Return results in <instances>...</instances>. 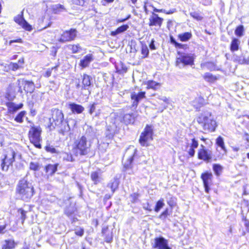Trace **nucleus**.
<instances>
[{
  "label": "nucleus",
  "instance_id": "864d4df0",
  "mask_svg": "<svg viewBox=\"0 0 249 249\" xmlns=\"http://www.w3.org/2000/svg\"><path fill=\"white\" fill-rule=\"evenodd\" d=\"M190 15L194 18L196 19L197 20H200L202 19V17L200 15V14L196 12H191L190 13Z\"/></svg>",
  "mask_w": 249,
  "mask_h": 249
},
{
  "label": "nucleus",
  "instance_id": "49530a36",
  "mask_svg": "<svg viewBox=\"0 0 249 249\" xmlns=\"http://www.w3.org/2000/svg\"><path fill=\"white\" fill-rule=\"evenodd\" d=\"M30 169L35 171L39 170V163L38 162H31L30 163Z\"/></svg>",
  "mask_w": 249,
  "mask_h": 249
},
{
  "label": "nucleus",
  "instance_id": "f257e3e1",
  "mask_svg": "<svg viewBox=\"0 0 249 249\" xmlns=\"http://www.w3.org/2000/svg\"><path fill=\"white\" fill-rule=\"evenodd\" d=\"M52 118L50 119L51 126L53 128L57 126L59 128V133L65 135L70 130V126L66 120L64 118V114L62 110L57 108L52 110Z\"/></svg>",
  "mask_w": 249,
  "mask_h": 249
},
{
  "label": "nucleus",
  "instance_id": "4c0bfd02",
  "mask_svg": "<svg viewBox=\"0 0 249 249\" xmlns=\"http://www.w3.org/2000/svg\"><path fill=\"white\" fill-rule=\"evenodd\" d=\"M15 248V242L12 240H6L1 249H13Z\"/></svg>",
  "mask_w": 249,
  "mask_h": 249
},
{
  "label": "nucleus",
  "instance_id": "473e14b6",
  "mask_svg": "<svg viewBox=\"0 0 249 249\" xmlns=\"http://www.w3.org/2000/svg\"><path fill=\"white\" fill-rule=\"evenodd\" d=\"M52 9L54 14H58L65 10L64 6L60 4L53 5L52 7Z\"/></svg>",
  "mask_w": 249,
  "mask_h": 249
},
{
  "label": "nucleus",
  "instance_id": "603ef678",
  "mask_svg": "<svg viewBox=\"0 0 249 249\" xmlns=\"http://www.w3.org/2000/svg\"><path fill=\"white\" fill-rule=\"evenodd\" d=\"M18 212L21 214V218L22 219V223H23L27 218L26 212L22 209H19L18 210Z\"/></svg>",
  "mask_w": 249,
  "mask_h": 249
},
{
  "label": "nucleus",
  "instance_id": "2eb2a0df",
  "mask_svg": "<svg viewBox=\"0 0 249 249\" xmlns=\"http://www.w3.org/2000/svg\"><path fill=\"white\" fill-rule=\"evenodd\" d=\"M81 90H88L89 94L91 93L90 88L92 84V78L87 74H84L82 79Z\"/></svg>",
  "mask_w": 249,
  "mask_h": 249
},
{
  "label": "nucleus",
  "instance_id": "a18cd8bd",
  "mask_svg": "<svg viewBox=\"0 0 249 249\" xmlns=\"http://www.w3.org/2000/svg\"><path fill=\"white\" fill-rule=\"evenodd\" d=\"M45 150L52 154L57 153V151L56 149L53 146L50 144L46 145L45 147Z\"/></svg>",
  "mask_w": 249,
  "mask_h": 249
},
{
  "label": "nucleus",
  "instance_id": "774afa93",
  "mask_svg": "<svg viewBox=\"0 0 249 249\" xmlns=\"http://www.w3.org/2000/svg\"><path fill=\"white\" fill-rule=\"evenodd\" d=\"M175 9L169 10L168 11L164 9L163 12L165 13L166 14H171L174 13L175 12Z\"/></svg>",
  "mask_w": 249,
  "mask_h": 249
},
{
  "label": "nucleus",
  "instance_id": "de8ad7c7",
  "mask_svg": "<svg viewBox=\"0 0 249 249\" xmlns=\"http://www.w3.org/2000/svg\"><path fill=\"white\" fill-rule=\"evenodd\" d=\"M10 67L12 71H15L22 68V66L17 63H11Z\"/></svg>",
  "mask_w": 249,
  "mask_h": 249
},
{
  "label": "nucleus",
  "instance_id": "bf43d9fd",
  "mask_svg": "<svg viewBox=\"0 0 249 249\" xmlns=\"http://www.w3.org/2000/svg\"><path fill=\"white\" fill-rule=\"evenodd\" d=\"M96 105V104L95 103H93V104H91V105L89 106V112L90 115H92L93 114V113L95 111Z\"/></svg>",
  "mask_w": 249,
  "mask_h": 249
},
{
  "label": "nucleus",
  "instance_id": "1a4fd4ad",
  "mask_svg": "<svg viewBox=\"0 0 249 249\" xmlns=\"http://www.w3.org/2000/svg\"><path fill=\"white\" fill-rule=\"evenodd\" d=\"M151 246L153 249H172L168 240L162 236L155 238L151 242Z\"/></svg>",
  "mask_w": 249,
  "mask_h": 249
},
{
  "label": "nucleus",
  "instance_id": "423d86ee",
  "mask_svg": "<svg viewBox=\"0 0 249 249\" xmlns=\"http://www.w3.org/2000/svg\"><path fill=\"white\" fill-rule=\"evenodd\" d=\"M42 130L40 126H36L33 125L31 126L30 130L29 131L28 135L29 140L31 143L34 146L39 149L41 148V145L40 142L41 141V134Z\"/></svg>",
  "mask_w": 249,
  "mask_h": 249
},
{
  "label": "nucleus",
  "instance_id": "39448f33",
  "mask_svg": "<svg viewBox=\"0 0 249 249\" xmlns=\"http://www.w3.org/2000/svg\"><path fill=\"white\" fill-rule=\"evenodd\" d=\"M178 56L176 58V65L177 66L180 67V65L182 64L183 66H192L194 64V60L195 55L191 53H185L181 51H178Z\"/></svg>",
  "mask_w": 249,
  "mask_h": 249
},
{
  "label": "nucleus",
  "instance_id": "680f3d73",
  "mask_svg": "<svg viewBox=\"0 0 249 249\" xmlns=\"http://www.w3.org/2000/svg\"><path fill=\"white\" fill-rule=\"evenodd\" d=\"M195 148H193L192 147L190 146L188 151V153L189 154V155L191 157H193L194 156L195 154Z\"/></svg>",
  "mask_w": 249,
  "mask_h": 249
},
{
  "label": "nucleus",
  "instance_id": "0e129e2a",
  "mask_svg": "<svg viewBox=\"0 0 249 249\" xmlns=\"http://www.w3.org/2000/svg\"><path fill=\"white\" fill-rule=\"evenodd\" d=\"M149 48L152 50H154L156 49L155 45V40L154 39H152L151 40V42L149 44Z\"/></svg>",
  "mask_w": 249,
  "mask_h": 249
},
{
  "label": "nucleus",
  "instance_id": "5fc2aeb1",
  "mask_svg": "<svg viewBox=\"0 0 249 249\" xmlns=\"http://www.w3.org/2000/svg\"><path fill=\"white\" fill-rule=\"evenodd\" d=\"M113 235L112 233H108L105 235V241L107 243H111L112 241Z\"/></svg>",
  "mask_w": 249,
  "mask_h": 249
},
{
  "label": "nucleus",
  "instance_id": "ddd939ff",
  "mask_svg": "<svg viewBox=\"0 0 249 249\" xmlns=\"http://www.w3.org/2000/svg\"><path fill=\"white\" fill-rule=\"evenodd\" d=\"M77 30L75 29H71L69 31H65L61 35V36L58 39V41L64 43L73 40L77 36Z\"/></svg>",
  "mask_w": 249,
  "mask_h": 249
},
{
  "label": "nucleus",
  "instance_id": "412c9836",
  "mask_svg": "<svg viewBox=\"0 0 249 249\" xmlns=\"http://www.w3.org/2000/svg\"><path fill=\"white\" fill-rule=\"evenodd\" d=\"M6 106L8 108V111L9 113H14L18 109L22 108L23 105L22 103L17 105L13 102H8L6 103Z\"/></svg>",
  "mask_w": 249,
  "mask_h": 249
},
{
  "label": "nucleus",
  "instance_id": "2f4dec72",
  "mask_svg": "<svg viewBox=\"0 0 249 249\" xmlns=\"http://www.w3.org/2000/svg\"><path fill=\"white\" fill-rule=\"evenodd\" d=\"M134 116L133 114H126L123 117V121L125 124H129L134 122Z\"/></svg>",
  "mask_w": 249,
  "mask_h": 249
},
{
  "label": "nucleus",
  "instance_id": "8fccbe9b",
  "mask_svg": "<svg viewBox=\"0 0 249 249\" xmlns=\"http://www.w3.org/2000/svg\"><path fill=\"white\" fill-rule=\"evenodd\" d=\"M201 67H207L211 70L214 69V65L212 62H207L201 64Z\"/></svg>",
  "mask_w": 249,
  "mask_h": 249
},
{
  "label": "nucleus",
  "instance_id": "f03ea898",
  "mask_svg": "<svg viewBox=\"0 0 249 249\" xmlns=\"http://www.w3.org/2000/svg\"><path fill=\"white\" fill-rule=\"evenodd\" d=\"M17 196L21 200L28 202L35 194L34 187L25 178L19 180L16 188Z\"/></svg>",
  "mask_w": 249,
  "mask_h": 249
},
{
  "label": "nucleus",
  "instance_id": "e433bc0d",
  "mask_svg": "<svg viewBox=\"0 0 249 249\" xmlns=\"http://www.w3.org/2000/svg\"><path fill=\"white\" fill-rule=\"evenodd\" d=\"M91 178L95 184H98L101 181V178L99 176V173L97 172H93L91 173Z\"/></svg>",
  "mask_w": 249,
  "mask_h": 249
},
{
  "label": "nucleus",
  "instance_id": "7c9ffc66",
  "mask_svg": "<svg viewBox=\"0 0 249 249\" xmlns=\"http://www.w3.org/2000/svg\"><path fill=\"white\" fill-rule=\"evenodd\" d=\"M192 35L191 33L185 32L179 34L178 36L180 41L186 42L188 41L192 37Z\"/></svg>",
  "mask_w": 249,
  "mask_h": 249
},
{
  "label": "nucleus",
  "instance_id": "e2e57ef3",
  "mask_svg": "<svg viewBox=\"0 0 249 249\" xmlns=\"http://www.w3.org/2000/svg\"><path fill=\"white\" fill-rule=\"evenodd\" d=\"M243 219L244 220V225L246 227V230L249 232V221L244 217Z\"/></svg>",
  "mask_w": 249,
  "mask_h": 249
},
{
  "label": "nucleus",
  "instance_id": "6e6d98bb",
  "mask_svg": "<svg viewBox=\"0 0 249 249\" xmlns=\"http://www.w3.org/2000/svg\"><path fill=\"white\" fill-rule=\"evenodd\" d=\"M139 196V195L137 193H135L131 194L130 196V198L131 199V201L132 203L136 202L138 199Z\"/></svg>",
  "mask_w": 249,
  "mask_h": 249
},
{
  "label": "nucleus",
  "instance_id": "a211bd4d",
  "mask_svg": "<svg viewBox=\"0 0 249 249\" xmlns=\"http://www.w3.org/2000/svg\"><path fill=\"white\" fill-rule=\"evenodd\" d=\"M15 21L21 26L23 28L27 31H30L32 30V26L23 18V15H18L14 18Z\"/></svg>",
  "mask_w": 249,
  "mask_h": 249
},
{
  "label": "nucleus",
  "instance_id": "c9c22d12",
  "mask_svg": "<svg viewBox=\"0 0 249 249\" xmlns=\"http://www.w3.org/2000/svg\"><path fill=\"white\" fill-rule=\"evenodd\" d=\"M26 114L25 111H21L18 113L15 118V121L19 123H22L23 122V118Z\"/></svg>",
  "mask_w": 249,
  "mask_h": 249
},
{
  "label": "nucleus",
  "instance_id": "13d9d810",
  "mask_svg": "<svg viewBox=\"0 0 249 249\" xmlns=\"http://www.w3.org/2000/svg\"><path fill=\"white\" fill-rule=\"evenodd\" d=\"M198 142L196 140L195 138L192 139L190 146L196 149L198 147Z\"/></svg>",
  "mask_w": 249,
  "mask_h": 249
},
{
  "label": "nucleus",
  "instance_id": "4468645a",
  "mask_svg": "<svg viewBox=\"0 0 249 249\" xmlns=\"http://www.w3.org/2000/svg\"><path fill=\"white\" fill-rule=\"evenodd\" d=\"M213 175L211 172H206L202 173L201 175V178L202 179L205 188V191L206 193H209L210 190V186L212 183V178Z\"/></svg>",
  "mask_w": 249,
  "mask_h": 249
},
{
  "label": "nucleus",
  "instance_id": "cd10ccee",
  "mask_svg": "<svg viewBox=\"0 0 249 249\" xmlns=\"http://www.w3.org/2000/svg\"><path fill=\"white\" fill-rule=\"evenodd\" d=\"M128 28L129 26L127 24H124L117 28L115 31L111 32V35L112 36H116V35L126 31Z\"/></svg>",
  "mask_w": 249,
  "mask_h": 249
},
{
  "label": "nucleus",
  "instance_id": "a19ab883",
  "mask_svg": "<svg viewBox=\"0 0 249 249\" xmlns=\"http://www.w3.org/2000/svg\"><path fill=\"white\" fill-rule=\"evenodd\" d=\"M75 212V208L73 206L67 207L65 209V214L68 216L71 215Z\"/></svg>",
  "mask_w": 249,
  "mask_h": 249
},
{
  "label": "nucleus",
  "instance_id": "a878e982",
  "mask_svg": "<svg viewBox=\"0 0 249 249\" xmlns=\"http://www.w3.org/2000/svg\"><path fill=\"white\" fill-rule=\"evenodd\" d=\"M145 84L147 85V89H151L155 90H157L160 86V83L153 80H148L145 82Z\"/></svg>",
  "mask_w": 249,
  "mask_h": 249
},
{
  "label": "nucleus",
  "instance_id": "4d7b16f0",
  "mask_svg": "<svg viewBox=\"0 0 249 249\" xmlns=\"http://www.w3.org/2000/svg\"><path fill=\"white\" fill-rule=\"evenodd\" d=\"M174 46L176 48L183 49L184 50H186L188 48V46L187 45L182 44L178 42H177V44H176V45Z\"/></svg>",
  "mask_w": 249,
  "mask_h": 249
},
{
  "label": "nucleus",
  "instance_id": "72a5a7b5",
  "mask_svg": "<svg viewBox=\"0 0 249 249\" xmlns=\"http://www.w3.org/2000/svg\"><path fill=\"white\" fill-rule=\"evenodd\" d=\"M204 79L209 82H214L216 81L217 78L209 72L205 73L203 76Z\"/></svg>",
  "mask_w": 249,
  "mask_h": 249
},
{
  "label": "nucleus",
  "instance_id": "6e6552de",
  "mask_svg": "<svg viewBox=\"0 0 249 249\" xmlns=\"http://www.w3.org/2000/svg\"><path fill=\"white\" fill-rule=\"evenodd\" d=\"M16 153L13 149H9L6 152L4 158L1 163V168L2 171H7L10 165L15 161Z\"/></svg>",
  "mask_w": 249,
  "mask_h": 249
},
{
  "label": "nucleus",
  "instance_id": "5701e85b",
  "mask_svg": "<svg viewBox=\"0 0 249 249\" xmlns=\"http://www.w3.org/2000/svg\"><path fill=\"white\" fill-rule=\"evenodd\" d=\"M93 60L92 54H88L85 56L82 59L80 60V66L82 68L88 67L89 64Z\"/></svg>",
  "mask_w": 249,
  "mask_h": 249
},
{
  "label": "nucleus",
  "instance_id": "aec40b11",
  "mask_svg": "<svg viewBox=\"0 0 249 249\" xmlns=\"http://www.w3.org/2000/svg\"><path fill=\"white\" fill-rule=\"evenodd\" d=\"M82 137H85L87 140L92 143L93 141L96 137V132L92 127L88 126L85 133Z\"/></svg>",
  "mask_w": 249,
  "mask_h": 249
},
{
  "label": "nucleus",
  "instance_id": "393cba45",
  "mask_svg": "<svg viewBox=\"0 0 249 249\" xmlns=\"http://www.w3.org/2000/svg\"><path fill=\"white\" fill-rule=\"evenodd\" d=\"M58 164H49L45 167L46 172L50 176L53 175L57 170Z\"/></svg>",
  "mask_w": 249,
  "mask_h": 249
},
{
  "label": "nucleus",
  "instance_id": "69168bd1",
  "mask_svg": "<svg viewBox=\"0 0 249 249\" xmlns=\"http://www.w3.org/2000/svg\"><path fill=\"white\" fill-rule=\"evenodd\" d=\"M213 169L215 174L218 176V164H214L213 165Z\"/></svg>",
  "mask_w": 249,
  "mask_h": 249
},
{
  "label": "nucleus",
  "instance_id": "f8f14e48",
  "mask_svg": "<svg viewBox=\"0 0 249 249\" xmlns=\"http://www.w3.org/2000/svg\"><path fill=\"white\" fill-rule=\"evenodd\" d=\"M197 158L198 159L202 160L206 162H209L211 161L212 158V152L201 144L198 150Z\"/></svg>",
  "mask_w": 249,
  "mask_h": 249
},
{
  "label": "nucleus",
  "instance_id": "f3484780",
  "mask_svg": "<svg viewBox=\"0 0 249 249\" xmlns=\"http://www.w3.org/2000/svg\"><path fill=\"white\" fill-rule=\"evenodd\" d=\"M149 25L150 26H158L160 27L163 21V19L160 17L158 15L152 12V15L149 18Z\"/></svg>",
  "mask_w": 249,
  "mask_h": 249
},
{
  "label": "nucleus",
  "instance_id": "ea45409f",
  "mask_svg": "<svg viewBox=\"0 0 249 249\" xmlns=\"http://www.w3.org/2000/svg\"><path fill=\"white\" fill-rule=\"evenodd\" d=\"M164 200L163 198H160L158 200L156 204L154 210L156 212H159L160 210L164 206Z\"/></svg>",
  "mask_w": 249,
  "mask_h": 249
},
{
  "label": "nucleus",
  "instance_id": "7ed1b4c3",
  "mask_svg": "<svg viewBox=\"0 0 249 249\" xmlns=\"http://www.w3.org/2000/svg\"><path fill=\"white\" fill-rule=\"evenodd\" d=\"M91 142L87 140L85 137H78L75 142L77 154L80 156H87L92 153Z\"/></svg>",
  "mask_w": 249,
  "mask_h": 249
},
{
  "label": "nucleus",
  "instance_id": "37998d69",
  "mask_svg": "<svg viewBox=\"0 0 249 249\" xmlns=\"http://www.w3.org/2000/svg\"><path fill=\"white\" fill-rule=\"evenodd\" d=\"M219 147L221 148L223 152L222 153V155H224L227 153V150L224 145L223 138L219 136Z\"/></svg>",
  "mask_w": 249,
  "mask_h": 249
},
{
  "label": "nucleus",
  "instance_id": "20e7f679",
  "mask_svg": "<svg viewBox=\"0 0 249 249\" xmlns=\"http://www.w3.org/2000/svg\"><path fill=\"white\" fill-rule=\"evenodd\" d=\"M198 123L201 124L205 130L213 131L217 126L215 120L213 119L211 114H201L197 118Z\"/></svg>",
  "mask_w": 249,
  "mask_h": 249
},
{
  "label": "nucleus",
  "instance_id": "79ce46f5",
  "mask_svg": "<svg viewBox=\"0 0 249 249\" xmlns=\"http://www.w3.org/2000/svg\"><path fill=\"white\" fill-rule=\"evenodd\" d=\"M63 159L64 160L67 161L72 162L74 161V159L71 154L68 153H64L63 155Z\"/></svg>",
  "mask_w": 249,
  "mask_h": 249
},
{
  "label": "nucleus",
  "instance_id": "bb28decb",
  "mask_svg": "<svg viewBox=\"0 0 249 249\" xmlns=\"http://www.w3.org/2000/svg\"><path fill=\"white\" fill-rule=\"evenodd\" d=\"M119 184V179L117 178H114L108 184L107 187L110 188L112 191V195L114 193L115 190L118 188Z\"/></svg>",
  "mask_w": 249,
  "mask_h": 249
},
{
  "label": "nucleus",
  "instance_id": "0eeeda50",
  "mask_svg": "<svg viewBox=\"0 0 249 249\" xmlns=\"http://www.w3.org/2000/svg\"><path fill=\"white\" fill-rule=\"evenodd\" d=\"M18 87V92L23 93V90L27 93H32L34 92L35 86L34 82L32 81H28L23 78L19 79L17 82Z\"/></svg>",
  "mask_w": 249,
  "mask_h": 249
},
{
  "label": "nucleus",
  "instance_id": "9b49d317",
  "mask_svg": "<svg viewBox=\"0 0 249 249\" xmlns=\"http://www.w3.org/2000/svg\"><path fill=\"white\" fill-rule=\"evenodd\" d=\"M108 126L117 131L118 128H119L123 123V116L115 113H111L108 118Z\"/></svg>",
  "mask_w": 249,
  "mask_h": 249
},
{
  "label": "nucleus",
  "instance_id": "c03bdc74",
  "mask_svg": "<svg viewBox=\"0 0 249 249\" xmlns=\"http://www.w3.org/2000/svg\"><path fill=\"white\" fill-rule=\"evenodd\" d=\"M244 31V27L243 25L238 26L235 30V34L239 37L243 35Z\"/></svg>",
  "mask_w": 249,
  "mask_h": 249
},
{
  "label": "nucleus",
  "instance_id": "9d476101",
  "mask_svg": "<svg viewBox=\"0 0 249 249\" xmlns=\"http://www.w3.org/2000/svg\"><path fill=\"white\" fill-rule=\"evenodd\" d=\"M153 130L152 126L149 125H146L144 128V131L142 133L139 142L141 145L143 146H147L148 145L147 142L149 140L153 139Z\"/></svg>",
  "mask_w": 249,
  "mask_h": 249
},
{
  "label": "nucleus",
  "instance_id": "c756f323",
  "mask_svg": "<svg viewBox=\"0 0 249 249\" xmlns=\"http://www.w3.org/2000/svg\"><path fill=\"white\" fill-rule=\"evenodd\" d=\"M240 43V41L238 39L236 38H233L231 43V51L232 52L237 51L239 49Z\"/></svg>",
  "mask_w": 249,
  "mask_h": 249
},
{
  "label": "nucleus",
  "instance_id": "f704fd0d",
  "mask_svg": "<svg viewBox=\"0 0 249 249\" xmlns=\"http://www.w3.org/2000/svg\"><path fill=\"white\" fill-rule=\"evenodd\" d=\"M69 49L71 50L72 53H76L82 51V48L79 44L75 45H69L68 46Z\"/></svg>",
  "mask_w": 249,
  "mask_h": 249
},
{
  "label": "nucleus",
  "instance_id": "dca6fc26",
  "mask_svg": "<svg viewBox=\"0 0 249 249\" xmlns=\"http://www.w3.org/2000/svg\"><path fill=\"white\" fill-rule=\"evenodd\" d=\"M145 97V92L141 91L136 93L135 92L131 93V99L133 101L132 107L136 108L139 103V102L142 99Z\"/></svg>",
  "mask_w": 249,
  "mask_h": 249
},
{
  "label": "nucleus",
  "instance_id": "338daca9",
  "mask_svg": "<svg viewBox=\"0 0 249 249\" xmlns=\"http://www.w3.org/2000/svg\"><path fill=\"white\" fill-rule=\"evenodd\" d=\"M170 40L171 43L174 45H175L176 44H177V43L178 42L173 36H170Z\"/></svg>",
  "mask_w": 249,
  "mask_h": 249
},
{
  "label": "nucleus",
  "instance_id": "58836bf2",
  "mask_svg": "<svg viewBox=\"0 0 249 249\" xmlns=\"http://www.w3.org/2000/svg\"><path fill=\"white\" fill-rule=\"evenodd\" d=\"M149 49L147 46L145 44H142L141 47V53L143 55L142 58H145L148 56Z\"/></svg>",
  "mask_w": 249,
  "mask_h": 249
},
{
  "label": "nucleus",
  "instance_id": "09e8293b",
  "mask_svg": "<svg viewBox=\"0 0 249 249\" xmlns=\"http://www.w3.org/2000/svg\"><path fill=\"white\" fill-rule=\"evenodd\" d=\"M75 234L79 236H82L84 233V230L83 228L81 227H77L75 229Z\"/></svg>",
  "mask_w": 249,
  "mask_h": 249
},
{
  "label": "nucleus",
  "instance_id": "052dcab7",
  "mask_svg": "<svg viewBox=\"0 0 249 249\" xmlns=\"http://www.w3.org/2000/svg\"><path fill=\"white\" fill-rule=\"evenodd\" d=\"M142 208L149 212H151L152 209L150 208L149 204L148 202L142 203Z\"/></svg>",
  "mask_w": 249,
  "mask_h": 249
},
{
  "label": "nucleus",
  "instance_id": "b1692460",
  "mask_svg": "<svg viewBox=\"0 0 249 249\" xmlns=\"http://www.w3.org/2000/svg\"><path fill=\"white\" fill-rule=\"evenodd\" d=\"M205 104L204 99L201 96L196 98L193 102V106L197 110H198L200 107H203Z\"/></svg>",
  "mask_w": 249,
  "mask_h": 249
},
{
  "label": "nucleus",
  "instance_id": "3c124183",
  "mask_svg": "<svg viewBox=\"0 0 249 249\" xmlns=\"http://www.w3.org/2000/svg\"><path fill=\"white\" fill-rule=\"evenodd\" d=\"M168 209L166 208L159 216V218L162 220H164L167 216L169 215Z\"/></svg>",
  "mask_w": 249,
  "mask_h": 249
},
{
  "label": "nucleus",
  "instance_id": "c85d7f7f",
  "mask_svg": "<svg viewBox=\"0 0 249 249\" xmlns=\"http://www.w3.org/2000/svg\"><path fill=\"white\" fill-rule=\"evenodd\" d=\"M116 131V130L109 126L107 124V130L105 132L106 138L107 140L112 139Z\"/></svg>",
  "mask_w": 249,
  "mask_h": 249
},
{
  "label": "nucleus",
  "instance_id": "6ab92c4d",
  "mask_svg": "<svg viewBox=\"0 0 249 249\" xmlns=\"http://www.w3.org/2000/svg\"><path fill=\"white\" fill-rule=\"evenodd\" d=\"M136 151L137 150L133 147L132 155L130 156L126 162H125L124 165V168L125 169V172L129 174H131L132 173V163L133 161L134 156L136 154Z\"/></svg>",
  "mask_w": 249,
  "mask_h": 249
},
{
  "label": "nucleus",
  "instance_id": "4be33fe9",
  "mask_svg": "<svg viewBox=\"0 0 249 249\" xmlns=\"http://www.w3.org/2000/svg\"><path fill=\"white\" fill-rule=\"evenodd\" d=\"M69 107L73 113L80 114L84 110V107L82 106L74 103H70Z\"/></svg>",
  "mask_w": 249,
  "mask_h": 249
}]
</instances>
